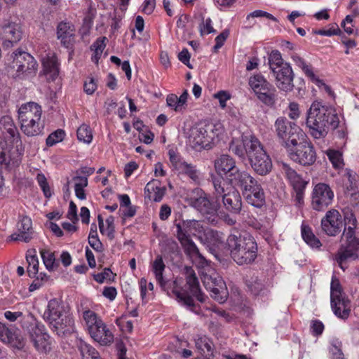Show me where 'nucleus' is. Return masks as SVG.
Segmentation results:
<instances>
[{"label":"nucleus","instance_id":"obj_1","mask_svg":"<svg viewBox=\"0 0 359 359\" xmlns=\"http://www.w3.org/2000/svg\"><path fill=\"white\" fill-rule=\"evenodd\" d=\"M339 118L333 108L323 105L321 102H314L307 114L306 126L311 135L315 139L325 137L330 128L338 126Z\"/></svg>","mask_w":359,"mask_h":359},{"label":"nucleus","instance_id":"obj_2","mask_svg":"<svg viewBox=\"0 0 359 359\" xmlns=\"http://www.w3.org/2000/svg\"><path fill=\"white\" fill-rule=\"evenodd\" d=\"M226 246L231 257L239 265L251 264L257 257V242L247 232L233 231L226 239Z\"/></svg>","mask_w":359,"mask_h":359},{"label":"nucleus","instance_id":"obj_3","mask_svg":"<svg viewBox=\"0 0 359 359\" xmlns=\"http://www.w3.org/2000/svg\"><path fill=\"white\" fill-rule=\"evenodd\" d=\"M186 284L182 286L181 279L176 278L170 283L171 292L175 299L182 305L186 306L191 311H195L196 305L193 297L201 302L205 301L204 295L201 292L198 278L191 266L184 268Z\"/></svg>","mask_w":359,"mask_h":359},{"label":"nucleus","instance_id":"obj_4","mask_svg":"<svg viewBox=\"0 0 359 359\" xmlns=\"http://www.w3.org/2000/svg\"><path fill=\"white\" fill-rule=\"evenodd\" d=\"M41 116V107L36 102L22 104L18 110V118L22 132L27 137L41 135L44 129Z\"/></svg>","mask_w":359,"mask_h":359},{"label":"nucleus","instance_id":"obj_5","mask_svg":"<svg viewBox=\"0 0 359 359\" xmlns=\"http://www.w3.org/2000/svg\"><path fill=\"white\" fill-rule=\"evenodd\" d=\"M43 317L49 324L51 330L58 335L64 334L65 332H70L74 325L72 316L61 302L56 299L48 302L47 309Z\"/></svg>","mask_w":359,"mask_h":359},{"label":"nucleus","instance_id":"obj_6","mask_svg":"<svg viewBox=\"0 0 359 359\" xmlns=\"http://www.w3.org/2000/svg\"><path fill=\"white\" fill-rule=\"evenodd\" d=\"M83 319L90 337L102 346L110 345L114 341V334L102 320L90 309L83 312Z\"/></svg>","mask_w":359,"mask_h":359},{"label":"nucleus","instance_id":"obj_7","mask_svg":"<svg viewBox=\"0 0 359 359\" xmlns=\"http://www.w3.org/2000/svg\"><path fill=\"white\" fill-rule=\"evenodd\" d=\"M212 184L217 200L220 198L224 208L231 214L238 215L242 210V198L238 189H229L221 178H214Z\"/></svg>","mask_w":359,"mask_h":359},{"label":"nucleus","instance_id":"obj_8","mask_svg":"<svg viewBox=\"0 0 359 359\" xmlns=\"http://www.w3.org/2000/svg\"><path fill=\"white\" fill-rule=\"evenodd\" d=\"M274 127L277 136L282 140L286 149L297 144L299 140H302L305 137L303 131L295 123L284 117L278 118Z\"/></svg>","mask_w":359,"mask_h":359},{"label":"nucleus","instance_id":"obj_9","mask_svg":"<svg viewBox=\"0 0 359 359\" xmlns=\"http://www.w3.org/2000/svg\"><path fill=\"white\" fill-rule=\"evenodd\" d=\"M190 205L199 211L212 224L217 222L216 212L219 208L217 203L210 201L208 194L201 189L193 191L192 196L189 198Z\"/></svg>","mask_w":359,"mask_h":359},{"label":"nucleus","instance_id":"obj_10","mask_svg":"<svg viewBox=\"0 0 359 359\" xmlns=\"http://www.w3.org/2000/svg\"><path fill=\"white\" fill-rule=\"evenodd\" d=\"M252 151H249L248 159L252 170L259 175L265 176L271 172L273 164L270 156L264 150L260 141L252 144Z\"/></svg>","mask_w":359,"mask_h":359},{"label":"nucleus","instance_id":"obj_11","mask_svg":"<svg viewBox=\"0 0 359 359\" xmlns=\"http://www.w3.org/2000/svg\"><path fill=\"white\" fill-rule=\"evenodd\" d=\"M331 307L339 318L346 319L351 313V302L342 292L339 281L332 278L330 287Z\"/></svg>","mask_w":359,"mask_h":359},{"label":"nucleus","instance_id":"obj_12","mask_svg":"<svg viewBox=\"0 0 359 359\" xmlns=\"http://www.w3.org/2000/svg\"><path fill=\"white\" fill-rule=\"evenodd\" d=\"M287 152L290 159L304 166L311 165L316 160V153L313 144L304 139L287 149Z\"/></svg>","mask_w":359,"mask_h":359},{"label":"nucleus","instance_id":"obj_13","mask_svg":"<svg viewBox=\"0 0 359 359\" xmlns=\"http://www.w3.org/2000/svg\"><path fill=\"white\" fill-rule=\"evenodd\" d=\"M11 57L13 59L12 68L16 70L18 77L24 74L30 75L35 73L37 69L38 65L36 60L27 52H14Z\"/></svg>","mask_w":359,"mask_h":359},{"label":"nucleus","instance_id":"obj_14","mask_svg":"<svg viewBox=\"0 0 359 359\" xmlns=\"http://www.w3.org/2000/svg\"><path fill=\"white\" fill-rule=\"evenodd\" d=\"M187 144L196 151L210 149L212 147V139L208 136L205 126L199 125L190 129Z\"/></svg>","mask_w":359,"mask_h":359},{"label":"nucleus","instance_id":"obj_15","mask_svg":"<svg viewBox=\"0 0 359 359\" xmlns=\"http://www.w3.org/2000/svg\"><path fill=\"white\" fill-rule=\"evenodd\" d=\"M334 193L330 186L325 183H318L312 192V207L316 210H323L332 203Z\"/></svg>","mask_w":359,"mask_h":359},{"label":"nucleus","instance_id":"obj_16","mask_svg":"<svg viewBox=\"0 0 359 359\" xmlns=\"http://www.w3.org/2000/svg\"><path fill=\"white\" fill-rule=\"evenodd\" d=\"M0 34L4 45L9 47L18 43L22 38V29L19 23L10 19H4L0 22Z\"/></svg>","mask_w":359,"mask_h":359},{"label":"nucleus","instance_id":"obj_17","mask_svg":"<svg viewBox=\"0 0 359 359\" xmlns=\"http://www.w3.org/2000/svg\"><path fill=\"white\" fill-rule=\"evenodd\" d=\"M168 156L172 168L179 174L186 175L194 182L198 181L200 173L195 165L186 162L179 154L172 149L168 151Z\"/></svg>","mask_w":359,"mask_h":359},{"label":"nucleus","instance_id":"obj_18","mask_svg":"<svg viewBox=\"0 0 359 359\" xmlns=\"http://www.w3.org/2000/svg\"><path fill=\"white\" fill-rule=\"evenodd\" d=\"M259 140L253 135H242L241 139L233 138L229 143V151L242 161L249 156L252 144H257Z\"/></svg>","mask_w":359,"mask_h":359},{"label":"nucleus","instance_id":"obj_19","mask_svg":"<svg viewBox=\"0 0 359 359\" xmlns=\"http://www.w3.org/2000/svg\"><path fill=\"white\" fill-rule=\"evenodd\" d=\"M35 234L31 218L27 215H20L16 224V231L11 235V239L29 243L35 237Z\"/></svg>","mask_w":359,"mask_h":359},{"label":"nucleus","instance_id":"obj_20","mask_svg":"<svg viewBox=\"0 0 359 359\" xmlns=\"http://www.w3.org/2000/svg\"><path fill=\"white\" fill-rule=\"evenodd\" d=\"M254 178L248 171L241 170L237 166L234 170H232V172L226 176V179L222 180L226 184V187L236 189L239 188L242 191L248 187L250 183H252Z\"/></svg>","mask_w":359,"mask_h":359},{"label":"nucleus","instance_id":"obj_21","mask_svg":"<svg viewBox=\"0 0 359 359\" xmlns=\"http://www.w3.org/2000/svg\"><path fill=\"white\" fill-rule=\"evenodd\" d=\"M342 217L335 209L328 210L321 219L322 231L329 236H336L341 231Z\"/></svg>","mask_w":359,"mask_h":359},{"label":"nucleus","instance_id":"obj_22","mask_svg":"<svg viewBox=\"0 0 359 359\" xmlns=\"http://www.w3.org/2000/svg\"><path fill=\"white\" fill-rule=\"evenodd\" d=\"M203 284L208 290L210 291V296L219 303L224 302L228 297V291L224 281L221 277L205 276Z\"/></svg>","mask_w":359,"mask_h":359},{"label":"nucleus","instance_id":"obj_23","mask_svg":"<svg viewBox=\"0 0 359 359\" xmlns=\"http://www.w3.org/2000/svg\"><path fill=\"white\" fill-rule=\"evenodd\" d=\"M242 191L243 195L249 204L255 208H262L265 204L264 189L255 178Z\"/></svg>","mask_w":359,"mask_h":359},{"label":"nucleus","instance_id":"obj_24","mask_svg":"<svg viewBox=\"0 0 359 359\" xmlns=\"http://www.w3.org/2000/svg\"><path fill=\"white\" fill-rule=\"evenodd\" d=\"M359 247L341 244L334 254V260L337 265L345 271L353 261L358 259Z\"/></svg>","mask_w":359,"mask_h":359},{"label":"nucleus","instance_id":"obj_25","mask_svg":"<svg viewBox=\"0 0 359 359\" xmlns=\"http://www.w3.org/2000/svg\"><path fill=\"white\" fill-rule=\"evenodd\" d=\"M176 236L178 240L191 238V236H196L203 230V226L196 220H186L176 224Z\"/></svg>","mask_w":359,"mask_h":359},{"label":"nucleus","instance_id":"obj_26","mask_svg":"<svg viewBox=\"0 0 359 359\" xmlns=\"http://www.w3.org/2000/svg\"><path fill=\"white\" fill-rule=\"evenodd\" d=\"M291 58L294 64L302 70L304 74L310 79L311 82L315 83L318 88H324L325 90H329L328 87L325 85L323 81L320 79L315 74L312 66L308 64L304 58L301 57L297 54H292Z\"/></svg>","mask_w":359,"mask_h":359},{"label":"nucleus","instance_id":"obj_27","mask_svg":"<svg viewBox=\"0 0 359 359\" xmlns=\"http://www.w3.org/2000/svg\"><path fill=\"white\" fill-rule=\"evenodd\" d=\"M1 341L18 349L23 348L25 345V340L20 330L12 325H7Z\"/></svg>","mask_w":359,"mask_h":359},{"label":"nucleus","instance_id":"obj_28","mask_svg":"<svg viewBox=\"0 0 359 359\" xmlns=\"http://www.w3.org/2000/svg\"><path fill=\"white\" fill-rule=\"evenodd\" d=\"M215 172L220 176H224L226 179L232 170H234L237 165L235 159L228 154H221L217 157L214 161Z\"/></svg>","mask_w":359,"mask_h":359},{"label":"nucleus","instance_id":"obj_29","mask_svg":"<svg viewBox=\"0 0 359 359\" xmlns=\"http://www.w3.org/2000/svg\"><path fill=\"white\" fill-rule=\"evenodd\" d=\"M276 78L277 87L280 89L288 88L291 86L294 74L289 63L285 64L283 67L272 72Z\"/></svg>","mask_w":359,"mask_h":359},{"label":"nucleus","instance_id":"obj_30","mask_svg":"<svg viewBox=\"0 0 359 359\" xmlns=\"http://www.w3.org/2000/svg\"><path fill=\"white\" fill-rule=\"evenodd\" d=\"M43 72L49 81H54L59 75L57 58L54 54H47L41 60Z\"/></svg>","mask_w":359,"mask_h":359},{"label":"nucleus","instance_id":"obj_31","mask_svg":"<svg viewBox=\"0 0 359 359\" xmlns=\"http://www.w3.org/2000/svg\"><path fill=\"white\" fill-rule=\"evenodd\" d=\"M74 27L69 22H61L57 27V35L62 44L67 48L72 47L74 41Z\"/></svg>","mask_w":359,"mask_h":359},{"label":"nucleus","instance_id":"obj_32","mask_svg":"<svg viewBox=\"0 0 359 359\" xmlns=\"http://www.w3.org/2000/svg\"><path fill=\"white\" fill-rule=\"evenodd\" d=\"M165 193V188L161 187L160 182L157 180L150 181L144 188L145 197L156 202L161 201Z\"/></svg>","mask_w":359,"mask_h":359},{"label":"nucleus","instance_id":"obj_33","mask_svg":"<svg viewBox=\"0 0 359 359\" xmlns=\"http://www.w3.org/2000/svg\"><path fill=\"white\" fill-rule=\"evenodd\" d=\"M282 173L287 177L293 188H299L302 184H305L302 177L292 168L287 163L280 162L279 163Z\"/></svg>","mask_w":359,"mask_h":359},{"label":"nucleus","instance_id":"obj_34","mask_svg":"<svg viewBox=\"0 0 359 359\" xmlns=\"http://www.w3.org/2000/svg\"><path fill=\"white\" fill-rule=\"evenodd\" d=\"M77 347L82 359H97L100 357V353L94 347L83 340L78 341Z\"/></svg>","mask_w":359,"mask_h":359},{"label":"nucleus","instance_id":"obj_35","mask_svg":"<svg viewBox=\"0 0 359 359\" xmlns=\"http://www.w3.org/2000/svg\"><path fill=\"white\" fill-rule=\"evenodd\" d=\"M187 97V91H184L180 97L175 94H170L166 99L167 104L175 111H181L186 104Z\"/></svg>","mask_w":359,"mask_h":359},{"label":"nucleus","instance_id":"obj_36","mask_svg":"<svg viewBox=\"0 0 359 359\" xmlns=\"http://www.w3.org/2000/svg\"><path fill=\"white\" fill-rule=\"evenodd\" d=\"M247 285L254 295H265L268 292L267 287L257 277H252L247 280Z\"/></svg>","mask_w":359,"mask_h":359},{"label":"nucleus","instance_id":"obj_37","mask_svg":"<svg viewBox=\"0 0 359 359\" xmlns=\"http://www.w3.org/2000/svg\"><path fill=\"white\" fill-rule=\"evenodd\" d=\"M302 236L304 241L313 248H319L322 245L320 240L307 225H302Z\"/></svg>","mask_w":359,"mask_h":359},{"label":"nucleus","instance_id":"obj_38","mask_svg":"<svg viewBox=\"0 0 359 359\" xmlns=\"http://www.w3.org/2000/svg\"><path fill=\"white\" fill-rule=\"evenodd\" d=\"M40 254L43 264L48 271H53L58 266V262L55 259L53 252L48 249L43 248L40 250Z\"/></svg>","mask_w":359,"mask_h":359},{"label":"nucleus","instance_id":"obj_39","mask_svg":"<svg viewBox=\"0 0 359 359\" xmlns=\"http://www.w3.org/2000/svg\"><path fill=\"white\" fill-rule=\"evenodd\" d=\"M165 269V264L161 256H157L152 264V271L156 279L161 287L165 285V281L163 277V272Z\"/></svg>","mask_w":359,"mask_h":359},{"label":"nucleus","instance_id":"obj_40","mask_svg":"<svg viewBox=\"0 0 359 359\" xmlns=\"http://www.w3.org/2000/svg\"><path fill=\"white\" fill-rule=\"evenodd\" d=\"M249 85L252 90H269L271 86L261 74H257L250 77Z\"/></svg>","mask_w":359,"mask_h":359},{"label":"nucleus","instance_id":"obj_41","mask_svg":"<svg viewBox=\"0 0 359 359\" xmlns=\"http://www.w3.org/2000/svg\"><path fill=\"white\" fill-rule=\"evenodd\" d=\"M207 130L208 136L212 139V144H213L214 140L217 138H222L224 134L225 130L223 124L220 122L215 123H208L204 125Z\"/></svg>","mask_w":359,"mask_h":359},{"label":"nucleus","instance_id":"obj_42","mask_svg":"<svg viewBox=\"0 0 359 359\" xmlns=\"http://www.w3.org/2000/svg\"><path fill=\"white\" fill-rule=\"evenodd\" d=\"M268 60L271 72H275V69H278L287 63L284 62L280 52L278 50H273L269 53Z\"/></svg>","mask_w":359,"mask_h":359},{"label":"nucleus","instance_id":"obj_43","mask_svg":"<svg viewBox=\"0 0 359 359\" xmlns=\"http://www.w3.org/2000/svg\"><path fill=\"white\" fill-rule=\"evenodd\" d=\"M344 221L345 224L344 231H355L358 222L351 210L347 208L344 210Z\"/></svg>","mask_w":359,"mask_h":359},{"label":"nucleus","instance_id":"obj_44","mask_svg":"<svg viewBox=\"0 0 359 359\" xmlns=\"http://www.w3.org/2000/svg\"><path fill=\"white\" fill-rule=\"evenodd\" d=\"M28 263L27 273L30 277L38 276L39 259L36 254V250H33V254L29 253L26 256Z\"/></svg>","mask_w":359,"mask_h":359},{"label":"nucleus","instance_id":"obj_45","mask_svg":"<svg viewBox=\"0 0 359 359\" xmlns=\"http://www.w3.org/2000/svg\"><path fill=\"white\" fill-rule=\"evenodd\" d=\"M178 241L181 243L182 246L184 250V252L187 254H188L189 255L197 256L199 258L203 259V257L200 254L197 246L196 245V244L194 243L191 238L183 239V238H182L181 240Z\"/></svg>","mask_w":359,"mask_h":359},{"label":"nucleus","instance_id":"obj_46","mask_svg":"<svg viewBox=\"0 0 359 359\" xmlns=\"http://www.w3.org/2000/svg\"><path fill=\"white\" fill-rule=\"evenodd\" d=\"M87 10L84 13L83 25L88 29L91 28L93 25V20L97 15V10L91 2L88 3Z\"/></svg>","mask_w":359,"mask_h":359},{"label":"nucleus","instance_id":"obj_47","mask_svg":"<svg viewBox=\"0 0 359 359\" xmlns=\"http://www.w3.org/2000/svg\"><path fill=\"white\" fill-rule=\"evenodd\" d=\"M78 140L89 144L93 140V134L90 127L86 124L81 125L77 130Z\"/></svg>","mask_w":359,"mask_h":359},{"label":"nucleus","instance_id":"obj_48","mask_svg":"<svg viewBox=\"0 0 359 359\" xmlns=\"http://www.w3.org/2000/svg\"><path fill=\"white\" fill-rule=\"evenodd\" d=\"M11 163L10 151L7 142L0 137V165H8Z\"/></svg>","mask_w":359,"mask_h":359},{"label":"nucleus","instance_id":"obj_49","mask_svg":"<svg viewBox=\"0 0 359 359\" xmlns=\"http://www.w3.org/2000/svg\"><path fill=\"white\" fill-rule=\"evenodd\" d=\"M327 155L329 160L335 168H341L344 166L342 154L336 150H328Z\"/></svg>","mask_w":359,"mask_h":359},{"label":"nucleus","instance_id":"obj_50","mask_svg":"<svg viewBox=\"0 0 359 359\" xmlns=\"http://www.w3.org/2000/svg\"><path fill=\"white\" fill-rule=\"evenodd\" d=\"M341 240L344 241V245L359 247V238L355 236V231H344Z\"/></svg>","mask_w":359,"mask_h":359},{"label":"nucleus","instance_id":"obj_51","mask_svg":"<svg viewBox=\"0 0 359 359\" xmlns=\"http://www.w3.org/2000/svg\"><path fill=\"white\" fill-rule=\"evenodd\" d=\"M65 135V131L63 130L58 129L48 135L46 139V144L48 147H52L55 144L62 141Z\"/></svg>","mask_w":359,"mask_h":359},{"label":"nucleus","instance_id":"obj_52","mask_svg":"<svg viewBox=\"0 0 359 359\" xmlns=\"http://www.w3.org/2000/svg\"><path fill=\"white\" fill-rule=\"evenodd\" d=\"M196 346L201 352H210L212 349V344L206 337H200L196 340Z\"/></svg>","mask_w":359,"mask_h":359},{"label":"nucleus","instance_id":"obj_53","mask_svg":"<svg viewBox=\"0 0 359 359\" xmlns=\"http://www.w3.org/2000/svg\"><path fill=\"white\" fill-rule=\"evenodd\" d=\"M94 280L99 283H102L106 280L110 281L114 277V274L110 269L105 268L101 273L94 275Z\"/></svg>","mask_w":359,"mask_h":359},{"label":"nucleus","instance_id":"obj_54","mask_svg":"<svg viewBox=\"0 0 359 359\" xmlns=\"http://www.w3.org/2000/svg\"><path fill=\"white\" fill-rule=\"evenodd\" d=\"M256 93L257 98L263 103L267 105H272L274 103V95L271 91L262 92L255 91Z\"/></svg>","mask_w":359,"mask_h":359},{"label":"nucleus","instance_id":"obj_55","mask_svg":"<svg viewBox=\"0 0 359 359\" xmlns=\"http://www.w3.org/2000/svg\"><path fill=\"white\" fill-rule=\"evenodd\" d=\"M201 35L209 34L215 32V29L212 25V20L210 18L203 20L199 26Z\"/></svg>","mask_w":359,"mask_h":359},{"label":"nucleus","instance_id":"obj_56","mask_svg":"<svg viewBox=\"0 0 359 359\" xmlns=\"http://www.w3.org/2000/svg\"><path fill=\"white\" fill-rule=\"evenodd\" d=\"M229 35V32L225 29L215 38V45L213 47L215 52H217L222 47Z\"/></svg>","mask_w":359,"mask_h":359},{"label":"nucleus","instance_id":"obj_57","mask_svg":"<svg viewBox=\"0 0 359 359\" xmlns=\"http://www.w3.org/2000/svg\"><path fill=\"white\" fill-rule=\"evenodd\" d=\"M106 37L98 38L91 46V49L97 53V55H102L104 49L105 48Z\"/></svg>","mask_w":359,"mask_h":359},{"label":"nucleus","instance_id":"obj_58","mask_svg":"<svg viewBox=\"0 0 359 359\" xmlns=\"http://www.w3.org/2000/svg\"><path fill=\"white\" fill-rule=\"evenodd\" d=\"M341 32L340 29L338 27L337 25H335L334 27H332L327 29H318L315 31V33L318 35L321 36H332L334 35H338Z\"/></svg>","mask_w":359,"mask_h":359},{"label":"nucleus","instance_id":"obj_59","mask_svg":"<svg viewBox=\"0 0 359 359\" xmlns=\"http://www.w3.org/2000/svg\"><path fill=\"white\" fill-rule=\"evenodd\" d=\"M250 17H252V18H266L269 20H271L273 22H277L278 20L276 18H275L273 15H271V13H269L266 11H262V10H256L252 13H250L248 15V18H249Z\"/></svg>","mask_w":359,"mask_h":359},{"label":"nucleus","instance_id":"obj_60","mask_svg":"<svg viewBox=\"0 0 359 359\" xmlns=\"http://www.w3.org/2000/svg\"><path fill=\"white\" fill-rule=\"evenodd\" d=\"M3 120L5 123H7L10 127L7 129L8 133L11 135L13 138H20V134L18 131L17 128L13 125L12 119L9 116H5L3 118Z\"/></svg>","mask_w":359,"mask_h":359},{"label":"nucleus","instance_id":"obj_61","mask_svg":"<svg viewBox=\"0 0 359 359\" xmlns=\"http://www.w3.org/2000/svg\"><path fill=\"white\" fill-rule=\"evenodd\" d=\"M88 243L96 252H102L104 250L103 245L100 241L98 236H88Z\"/></svg>","mask_w":359,"mask_h":359},{"label":"nucleus","instance_id":"obj_62","mask_svg":"<svg viewBox=\"0 0 359 359\" xmlns=\"http://www.w3.org/2000/svg\"><path fill=\"white\" fill-rule=\"evenodd\" d=\"M214 97L219 100L220 107L224 109L226 107V102L231 98L228 91H218L214 95Z\"/></svg>","mask_w":359,"mask_h":359},{"label":"nucleus","instance_id":"obj_63","mask_svg":"<svg viewBox=\"0 0 359 359\" xmlns=\"http://www.w3.org/2000/svg\"><path fill=\"white\" fill-rule=\"evenodd\" d=\"M67 217L73 223H75L76 221H78L77 208L76 204L73 201H71L69 203V210L67 212Z\"/></svg>","mask_w":359,"mask_h":359},{"label":"nucleus","instance_id":"obj_64","mask_svg":"<svg viewBox=\"0 0 359 359\" xmlns=\"http://www.w3.org/2000/svg\"><path fill=\"white\" fill-rule=\"evenodd\" d=\"M102 294L109 300H114L117 294L116 290L114 287H105L102 291Z\"/></svg>","mask_w":359,"mask_h":359}]
</instances>
